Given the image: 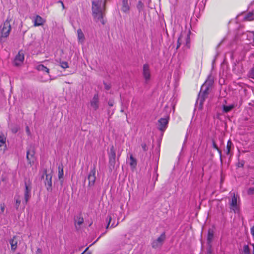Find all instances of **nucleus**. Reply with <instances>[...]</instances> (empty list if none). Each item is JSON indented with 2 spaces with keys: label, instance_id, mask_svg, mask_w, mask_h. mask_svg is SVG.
I'll return each mask as SVG.
<instances>
[{
  "label": "nucleus",
  "instance_id": "obj_45",
  "mask_svg": "<svg viewBox=\"0 0 254 254\" xmlns=\"http://www.w3.org/2000/svg\"><path fill=\"white\" fill-rule=\"evenodd\" d=\"M0 209L2 212H3L5 209V206L4 205H1Z\"/></svg>",
  "mask_w": 254,
  "mask_h": 254
},
{
  "label": "nucleus",
  "instance_id": "obj_5",
  "mask_svg": "<svg viewBox=\"0 0 254 254\" xmlns=\"http://www.w3.org/2000/svg\"><path fill=\"white\" fill-rule=\"evenodd\" d=\"M166 239L165 232H163L161 235L156 240L152 242L151 245L153 248L157 249L160 248Z\"/></svg>",
  "mask_w": 254,
  "mask_h": 254
},
{
  "label": "nucleus",
  "instance_id": "obj_26",
  "mask_svg": "<svg viewBox=\"0 0 254 254\" xmlns=\"http://www.w3.org/2000/svg\"><path fill=\"white\" fill-rule=\"evenodd\" d=\"M78 38L79 40H83L84 39V34L81 29L77 30Z\"/></svg>",
  "mask_w": 254,
  "mask_h": 254
},
{
  "label": "nucleus",
  "instance_id": "obj_23",
  "mask_svg": "<svg viewBox=\"0 0 254 254\" xmlns=\"http://www.w3.org/2000/svg\"><path fill=\"white\" fill-rule=\"evenodd\" d=\"M14 199L15 200V203L14 204V207L16 210H18L19 209V207L20 206L21 203V200L20 199L19 195H16L14 197Z\"/></svg>",
  "mask_w": 254,
  "mask_h": 254
},
{
  "label": "nucleus",
  "instance_id": "obj_4",
  "mask_svg": "<svg viewBox=\"0 0 254 254\" xmlns=\"http://www.w3.org/2000/svg\"><path fill=\"white\" fill-rule=\"evenodd\" d=\"M96 166H93L91 168V170L88 175L87 179L88 180V186L92 187L94 185L96 181Z\"/></svg>",
  "mask_w": 254,
  "mask_h": 254
},
{
  "label": "nucleus",
  "instance_id": "obj_51",
  "mask_svg": "<svg viewBox=\"0 0 254 254\" xmlns=\"http://www.w3.org/2000/svg\"><path fill=\"white\" fill-rule=\"evenodd\" d=\"M120 155V154H119L118 155V158L119 157Z\"/></svg>",
  "mask_w": 254,
  "mask_h": 254
},
{
  "label": "nucleus",
  "instance_id": "obj_36",
  "mask_svg": "<svg viewBox=\"0 0 254 254\" xmlns=\"http://www.w3.org/2000/svg\"><path fill=\"white\" fill-rule=\"evenodd\" d=\"M111 220H112V218H111V216L108 215L107 216V220L108 221V224H107V226L106 227V229H108Z\"/></svg>",
  "mask_w": 254,
  "mask_h": 254
},
{
  "label": "nucleus",
  "instance_id": "obj_19",
  "mask_svg": "<svg viewBox=\"0 0 254 254\" xmlns=\"http://www.w3.org/2000/svg\"><path fill=\"white\" fill-rule=\"evenodd\" d=\"M244 19L247 21H252L254 20V10L248 13L244 17Z\"/></svg>",
  "mask_w": 254,
  "mask_h": 254
},
{
  "label": "nucleus",
  "instance_id": "obj_25",
  "mask_svg": "<svg viewBox=\"0 0 254 254\" xmlns=\"http://www.w3.org/2000/svg\"><path fill=\"white\" fill-rule=\"evenodd\" d=\"M130 165L132 167L135 168L137 165L136 159L133 157L132 155L130 156Z\"/></svg>",
  "mask_w": 254,
  "mask_h": 254
},
{
  "label": "nucleus",
  "instance_id": "obj_44",
  "mask_svg": "<svg viewBox=\"0 0 254 254\" xmlns=\"http://www.w3.org/2000/svg\"><path fill=\"white\" fill-rule=\"evenodd\" d=\"M26 131L28 135L30 134V129H29V128L28 127V126L26 127Z\"/></svg>",
  "mask_w": 254,
  "mask_h": 254
},
{
  "label": "nucleus",
  "instance_id": "obj_13",
  "mask_svg": "<svg viewBox=\"0 0 254 254\" xmlns=\"http://www.w3.org/2000/svg\"><path fill=\"white\" fill-rule=\"evenodd\" d=\"M99 97L97 94H95L90 102L91 106L95 110L98 108Z\"/></svg>",
  "mask_w": 254,
  "mask_h": 254
},
{
  "label": "nucleus",
  "instance_id": "obj_37",
  "mask_svg": "<svg viewBox=\"0 0 254 254\" xmlns=\"http://www.w3.org/2000/svg\"><path fill=\"white\" fill-rule=\"evenodd\" d=\"M212 145H213V148L216 149V150H217L219 152V154L221 155V151L218 148L216 144L215 143V142L214 141H213Z\"/></svg>",
  "mask_w": 254,
  "mask_h": 254
},
{
  "label": "nucleus",
  "instance_id": "obj_20",
  "mask_svg": "<svg viewBox=\"0 0 254 254\" xmlns=\"http://www.w3.org/2000/svg\"><path fill=\"white\" fill-rule=\"evenodd\" d=\"M15 236H14L12 239L10 240L9 241L11 249L13 250H15L17 248V241L15 240Z\"/></svg>",
  "mask_w": 254,
  "mask_h": 254
},
{
  "label": "nucleus",
  "instance_id": "obj_35",
  "mask_svg": "<svg viewBox=\"0 0 254 254\" xmlns=\"http://www.w3.org/2000/svg\"><path fill=\"white\" fill-rule=\"evenodd\" d=\"M243 251L245 254H249V248L248 245H245L244 246Z\"/></svg>",
  "mask_w": 254,
  "mask_h": 254
},
{
  "label": "nucleus",
  "instance_id": "obj_50",
  "mask_svg": "<svg viewBox=\"0 0 254 254\" xmlns=\"http://www.w3.org/2000/svg\"><path fill=\"white\" fill-rule=\"evenodd\" d=\"M12 131L14 133H16L17 132V130H15V131H14V130H12Z\"/></svg>",
  "mask_w": 254,
  "mask_h": 254
},
{
  "label": "nucleus",
  "instance_id": "obj_12",
  "mask_svg": "<svg viewBox=\"0 0 254 254\" xmlns=\"http://www.w3.org/2000/svg\"><path fill=\"white\" fill-rule=\"evenodd\" d=\"M143 75L147 82L150 79V71L149 66L148 64H146L143 66Z\"/></svg>",
  "mask_w": 254,
  "mask_h": 254
},
{
  "label": "nucleus",
  "instance_id": "obj_33",
  "mask_svg": "<svg viewBox=\"0 0 254 254\" xmlns=\"http://www.w3.org/2000/svg\"><path fill=\"white\" fill-rule=\"evenodd\" d=\"M76 222H77V224L78 225H81L84 222V219L83 217H78L77 220L76 221Z\"/></svg>",
  "mask_w": 254,
  "mask_h": 254
},
{
  "label": "nucleus",
  "instance_id": "obj_31",
  "mask_svg": "<svg viewBox=\"0 0 254 254\" xmlns=\"http://www.w3.org/2000/svg\"><path fill=\"white\" fill-rule=\"evenodd\" d=\"M248 76L250 78L254 79V67L250 70Z\"/></svg>",
  "mask_w": 254,
  "mask_h": 254
},
{
  "label": "nucleus",
  "instance_id": "obj_8",
  "mask_svg": "<svg viewBox=\"0 0 254 254\" xmlns=\"http://www.w3.org/2000/svg\"><path fill=\"white\" fill-rule=\"evenodd\" d=\"M11 30V26L10 24V21L7 19L4 23L3 26L1 29V37L4 38L7 37Z\"/></svg>",
  "mask_w": 254,
  "mask_h": 254
},
{
  "label": "nucleus",
  "instance_id": "obj_47",
  "mask_svg": "<svg viewBox=\"0 0 254 254\" xmlns=\"http://www.w3.org/2000/svg\"><path fill=\"white\" fill-rule=\"evenodd\" d=\"M118 223H117L115 225H114V223H113L111 226V227H115V226H116L117 225H118Z\"/></svg>",
  "mask_w": 254,
  "mask_h": 254
},
{
  "label": "nucleus",
  "instance_id": "obj_28",
  "mask_svg": "<svg viewBox=\"0 0 254 254\" xmlns=\"http://www.w3.org/2000/svg\"><path fill=\"white\" fill-rule=\"evenodd\" d=\"M60 64L61 67L64 69L67 68L69 67L68 63L65 61L60 62Z\"/></svg>",
  "mask_w": 254,
  "mask_h": 254
},
{
  "label": "nucleus",
  "instance_id": "obj_53",
  "mask_svg": "<svg viewBox=\"0 0 254 254\" xmlns=\"http://www.w3.org/2000/svg\"><path fill=\"white\" fill-rule=\"evenodd\" d=\"M252 184L254 185V182L252 183Z\"/></svg>",
  "mask_w": 254,
  "mask_h": 254
},
{
  "label": "nucleus",
  "instance_id": "obj_7",
  "mask_svg": "<svg viewBox=\"0 0 254 254\" xmlns=\"http://www.w3.org/2000/svg\"><path fill=\"white\" fill-rule=\"evenodd\" d=\"M32 187L30 184L25 182V190L24 193V201L23 202L24 205H26L31 197V192Z\"/></svg>",
  "mask_w": 254,
  "mask_h": 254
},
{
  "label": "nucleus",
  "instance_id": "obj_48",
  "mask_svg": "<svg viewBox=\"0 0 254 254\" xmlns=\"http://www.w3.org/2000/svg\"><path fill=\"white\" fill-rule=\"evenodd\" d=\"M253 33V40L254 41V31L252 32Z\"/></svg>",
  "mask_w": 254,
  "mask_h": 254
},
{
  "label": "nucleus",
  "instance_id": "obj_41",
  "mask_svg": "<svg viewBox=\"0 0 254 254\" xmlns=\"http://www.w3.org/2000/svg\"><path fill=\"white\" fill-rule=\"evenodd\" d=\"M108 103L109 106L110 107L113 106L114 105V102L111 100H109Z\"/></svg>",
  "mask_w": 254,
  "mask_h": 254
},
{
  "label": "nucleus",
  "instance_id": "obj_29",
  "mask_svg": "<svg viewBox=\"0 0 254 254\" xmlns=\"http://www.w3.org/2000/svg\"><path fill=\"white\" fill-rule=\"evenodd\" d=\"M137 8L139 12H141L143 10L144 4L141 1H139L137 4Z\"/></svg>",
  "mask_w": 254,
  "mask_h": 254
},
{
  "label": "nucleus",
  "instance_id": "obj_49",
  "mask_svg": "<svg viewBox=\"0 0 254 254\" xmlns=\"http://www.w3.org/2000/svg\"><path fill=\"white\" fill-rule=\"evenodd\" d=\"M207 254H212L210 251H209L207 253Z\"/></svg>",
  "mask_w": 254,
  "mask_h": 254
},
{
  "label": "nucleus",
  "instance_id": "obj_30",
  "mask_svg": "<svg viewBox=\"0 0 254 254\" xmlns=\"http://www.w3.org/2000/svg\"><path fill=\"white\" fill-rule=\"evenodd\" d=\"M232 145V143L231 142V141L230 140H229L227 142V152H226L227 154H229Z\"/></svg>",
  "mask_w": 254,
  "mask_h": 254
},
{
  "label": "nucleus",
  "instance_id": "obj_3",
  "mask_svg": "<svg viewBox=\"0 0 254 254\" xmlns=\"http://www.w3.org/2000/svg\"><path fill=\"white\" fill-rule=\"evenodd\" d=\"M169 117L168 116L161 118L158 121V129L163 133L168 127Z\"/></svg>",
  "mask_w": 254,
  "mask_h": 254
},
{
  "label": "nucleus",
  "instance_id": "obj_2",
  "mask_svg": "<svg viewBox=\"0 0 254 254\" xmlns=\"http://www.w3.org/2000/svg\"><path fill=\"white\" fill-rule=\"evenodd\" d=\"M107 0L103 2L102 0H97L96 1H92V12L93 16L95 18L100 20L103 24L104 22L103 20V10L105 5V2Z\"/></svg>",
  "mask_w": 254,
  "mask_h": 254
},
{
  "label": "nucleus",
  "instance_id": "obj_15",
  "mask_svg": "<svg viewBox=\"0 0 254 254\" xmlns=\"http://www.w3.org/2000/svg\"><path fill=\"white\" fill-rule=\"evenodd\" d=\"M44 22V20L41 16L36 15L34 20V26H39L42 25Z\"/></svg>",
  "mask_w": 254,
  "mask_h": 254
},
{
  "label": "nucleus",
  "instance_id": "obj_6",
  "mask_svg": "<svg viewBox=\"0 0 254 254\" xmlns=\"http://www.w3.org/2000/svg\"><path fill=\"white\" fill-rule=\"evenodd\" d=\"M43 175H46V179L45 184L46 187V189L48 191L51 192L52 190V175L51 173L47 174V170L44 169L43 171ZM44 175H43V176Z\"/></svg>",
  "mask_w": 254,
  "mask_h": 254
},
{
  "label": "nucleus",
  "instance_id": "obj_14",
  "mask_svg": "<svg viewBox=\"0 0 254 254\" xmlns=\"http://www.w3.org/2000/svg\"><path fill=\"white\" fill-rule=\"evenodd\" d=\"M121 4V10L124 13L128 12L130 10V6L128 0H122Z\"/></svg>",
  "mask_w": 254,
  "mask_h": 254
},
{
  "label": "nucleus",
  "instance_id": "obj_18",
  "mask_svg": "<svg viewBox=\"0 0 254 254\" xmlns=\"http://www.w3.org/2000/svg\"><path fill=\"white\" fill-rule=\"evenodd\" d=\"M235 107L234 104H231L229 105H223L222 106L223 112L224 113H228L230 111H231Z\"/></svg>",
  "mask_w": 254,
  "mask_h": 254
},
{
  "label": "nucleus",
  "instance_id": "obj_42",
  "mask_svg": "<svg viewBox=\"0 0 254 254\" xmlns=\"http://www.w3.org/2000/svg\"><path fill=\"white\" fill-rule=\"evenodd\" d=\"M189 132H190V130H189L188 129V131H187V134H186V136H185V141H184V144H185V142L186 141V140H187V138L188 137V136H189Z\"/></svg>",
  "mask_w": 254,
  "mask_h": 254
},
{
  "label": "nucleus",
  "instance_id": "obj_22",
  "mask_svg": "<svg viewBox=\"0 0 254 254\" xmlns=\"http://www.w3.org/2000/svg\"><path fill=\"white\" fill-rule=\"evenodd\" d=\"M36 69L38 71H41L45 72H46L48 74L49 73V69L48 68H47L46 66L43 65V64L38 65L36 67Z\"/></svg>",
  "mask_w": 254,
  "mask_h": 254
},
{
  "label": "nucleus",
  "instance_id": "obj_9",
  "mask_svg": "<svg viewBox=\"0 0 254 254\" xmlns=\"http://www.w3.org/2000/svg\"><path fill=\"white\" fill-rule=\"evenodd\" d=\"M109 163L110 167L114 168L116 163V151L113 145L110 147V151L108 153Z\"/></svg>",
  "mask_w": 254,
  "mask_h": 254
},
{
  "label": "nucleus",
  "instance_id": "obj_54",
  "mask_svg": "<svg viewBox=\"0 0 254 254\" xmlns=\"http://www.w3.org/2000/svg\"><path fill=\"white\" fill-rule=\"evenodd\" d=\"M20 254L19 253H17V254Z\"/></svg>",
  "mask_w": 254,
  "mask_h": 254
},
{
  "label": "nucleus",
  "instance_id": "obj_21",
  "mask_svg": "<svg viewBox=\"0 0 254 254\" xmlns=\"http://www.w3.org/2000/svg\"><path fill=\"white\" fill-rule=\"evenodd\" d=\"M190 30L189 29V30L188 31L187 35V37L186 38V42H185V46L188 48H189L190 47Z\"/></svg>",
  "mask_w": 254,
  "mask_h": 254
},
{
  "label": "nucleus",
  "instance_id": "obj_32",
  "mask_svg": "<svg viewBox=\"0 0 254 254\" xmlns=\"http://www.w3.org/2000/svg\"><path fill=\"white\" fill-rule=\"evenodd\" d=\"M182 37H183V34H181L180 36H179V37L178 38V40H177V45L176 49H178L179 47L180 46V45L181 44Z\"/></svg>",
  "mask_w": 254,
  "mask_h": 254
},
{
  "label": "nucleus",
  "instance_id": "obj_38",
  "mask_svg": "<svg viewBox=\"0 0 254 254\" xmlns=\"http://www.w3.org/2000/svg\"><path fill=\"white\" fill-rule=\"evenodd\" d=\"M141 147H142V149H143V150L144 151H147V150H148V147H147V146L146 144V143H142V144H141Z\"/></svg>",
  "mask_w": 254,
  "mask_h": 254
},
{
  "label": "nucleus",
  "instance_id": "obj_10",
  "mask_svg": "<svg viewBox=\"0 0 254 254\" xmlns=\"http://www.w3.org/2000/svg\"><path fill=\"white\" fill-rule=\"evenodd\" d=\"M35 151L33 148H29L27 150L26 158L28 163L33 165L35 160Z\"/></svg>",
  "mask_w": 254,
  "mask_h": 254
},
{
  "label": "nucleus",
  "instance_id": "obj_24",
  "mask_svg": "<svg viewBox=\"0 0 254 254\" xmlns=\"http://www.w3.org/2000/svg\"><path fill=\"white\" fill-rule=\"evenodd\" d=\"M58 178L60 180L62 179L64 175V166L63 165L59 166L58 167Z\"/></svg>",
  "mask_w": 254,
  "mask_h": 254
},
{
  "label": "nucleus",
  "instance_id": "obj_27",
  "mask_svg": "<svg viewBox=\"0 0 254 254\" xmlns=\"http://www.w3.org/2000/svg\"><path fill=\"white\" fill-rule=\"evenodd\" d=\"M6 142V138L4 136V135L3 133H0V147H1L3 144H5Z\"/></svg>",
  "mask_w": 254,
  "mask_h": 254
},
{
  "label": "nucleus",
  "instance_id": "obj_43",
  "mask_svg": "<svg viewBox=\"0 0 254 254\" xmlns=\"http://www.w3.org/2000/svg\"><path fill=\"white\" fill-rule=\"evenodd\" d=\"M58 2L61 4L63 9H64L65 8V7H64V3L62 1L60 0L58 1Z\"/></svg>",
  "mask_w": 254,
  "mask_h": 254
},
{
  "label": "nucleus",
  "instance_id": "obj_16",
  "mask_svg": "<svg viewBox=\"0 0 254 254\" xmlns=\"http://www.w3.org/2000/svg\"><path fill=\"white\" fill-rule=\"evenodd\" d=\"M214 231L213 229H209L208 231L207 234V243L209 246H211L213 238H214Z\"/></svg>",
  "mask_w": 254,
  "mask_h": 254
},
{
  "label": "nucleus",
  "instance_id": "obj_52",
  "mask_svg": "<svg viewBox=\"0 0 254 254\" xmlns=\"http://www.w3.org/2000/svg\"><path fill=\"white\" fill-rule=\"evenodd\" d=\"M157 168H158V167L156 166V169H155L156 171L157 170Z\"/></svg>",
  "mask_w": 254,
  "mask_h": 254
},
{
  "label": "nucleus",
  "instance_id": "obj_1",
  "mask_svg": "<svg viewBox=\"0 0 254 254\" xmlns=\"http://www.w3.org/2000/svg\"><path fill=\"white\" fill-rule=\"evenodd\" d=\"M213 83V77L209 75L205 83L201 86L197 100V104L202 105L205 100L208 97L209 90L212 86Z\"/></svg>",
  "mask_w": 254,
  "mask_h": 254
},
{
  "label": "nucleus",
  "instance_id": "obj_11",
  "mask_svg": "<svg viewBox=\"0 0 254 254\" xmlns=\"http://www.w3.org/2000/svg\"><path fill=\"white\" fill-rule=\"evenodd\" d=\"M24 59V56L23 53L19 51L14 59V65L16 66H19L23 63Z\"/></svg>",
  "mask_w": 254,
  "mask_h": 254
},
{
  "label": "nucleus",
  "instance_id": "obj_46",
  "mask_svg": "<svg viewBox=\"0 0 254 254\" xmlns=\"http://www.w3.org/2000/svg\"><path fill=\"white\" fill-rule=\"evenodd\" d=\"M251 232L252 235L254 237V226L251 228Z\"/></svg>",
  "mask_w": 254,
  "mask_h": 254
},
{
  "label": "nucleus",
  "instance_id": "obj_39",
  "mask_svg": "<svg viewBox=\"0 0 254 254\" xmlns=\"http://www.w3.org/2000/svg\"><path fill=\"white\" fill-rule=\"evenodd\" d=\"M104 84L106 90H108L110 89L111 86L107 84L106 83H104Z\"/></svg>",
  "mask_w": 254,
  "mask_h": 254
},
{
  "label": "nucleus",
  "instance_id": "obj_40",
  "mask_svg": "<svg viewBox=\"0 0 254 254\" xmlns=\"http://www.w3.org/2000/svg\"><path fill=\"white\" fill-rule=\"evenodd\" d=\"M36 254H42V250L40 248H38L36 252Z\"/></svg>",
  "mask_w": 254,
  "mask_h": 254
},
{
  "label": "nucleus",
  "instance_id": "obj_34",
  "mask_svg": "<svg viewBox=\"0 0 254 254\" xmlns=\"http://www.w3.org/2000/svg\"><path fill=\"white\" fill-rule=\"evenodd\" d=\"M247 193L249 195H253L254 194V187L249 188L247 190Z\"/></svg>",
  "mask_w": 254,
  "mask_h": 254
},
{
  "label": "nucleus",
  "instance_id": "obj_17",
  "mask_svg": "<svg viewBox=\"0 0 254 254\" xmlns=\"http://www.w3.org/2000/svg\"><path fill=\"white\" fill-rule=\"evenodd\" d=\"M231 209L234 211L237 208V196L233 194V196L232 198L231 201L230 202Z\"/></svg>",
  "mask_w": 254,
  "mask_h": 254
}]
</instances>
